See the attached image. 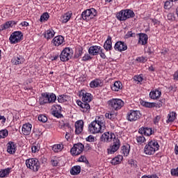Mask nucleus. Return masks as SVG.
I'll use <instances>...</instances> for the list:
<instances>
[{
  "mask_svg": "<svg viewBox=\"0 0 178 178\" xmlns=\"http://www.w3.org/2000/svg\"><path fill=\"white\" fill-rule=\"evenodd\" d=\"M17 24V22L10 20L8 22H6V23L0 25V33L1 31H3V30H8V29L13 28L14 26H16Z\"/></svg>",
  "mask_w": 178,
  "mask_h": 178,
  "instance_id": "6ab92c4d",
  "label": "nucleus"
},
{
  "mask_svg": "<svg viewBox=\"0 0 178 178\" xmlns=\"http://www.w3.org/2000/svg\"><path fill=\"white\" fill-rule=\"evenodd\" d=\"M79 97L82 98L83 102H91V93L87 92L84 89L79 91Z\"/></svg>",
  "mask_w": 178,
  "mask_h": 178,
  "instance_id": "4468645a",
  "label": "nucleus"
},
{
  "mask_svg": "<svg viewBox=\"0 0 178 178\" xmlns=\"http://www.w3.org/2000/svg\"><path fill=\"white\" fill-rule=\"evenodd\" d=\"M75 133L76 134H81L83 133V129L84 127V121L79 120L75 122Z\"/></svg>",
  "mask_w": 178,
  "mask_h": 178,
  "instance_id": "aec40b11",
  "label": "nucleus"
},
{
  "mask_svg": "<svg viewBox=\"0 0 178 178\" xmlns=\"http://www.w3.org/2000/svg\"><path fill=\"white\" fill-rule=\"evenodd\" d=\"M136 141L138 145H142V144H144V143H145L147 140L145 139V137H144V135L139 134L136 136Z\"/></svg>",
  "mask_w": 178,
  "mask_h": 178,
  "instance_id": "e433bc0d",
  "label": "nucleus"
},
{
  "mask_svg": "<svg viewBox=\"0 0 178 178\" xmlns=\"http://www.w3.org/2000/svg\"><path fill=\"white\" fill-rule=\"evenodd\" d=\"M24 60L25 59L23 56L17 55L11 59V63L15 65H23V63H24Z\"/></svg>",
  "mask_w": 178,
  "mask_h": 178,
  "instance_id": "4be33fe9",
  "label": "nucleus"
},
{
  "mask_svg": "<svg viewBox=\"0 0 178 178\" xmlns=\"http://www.w3.org/2000/svg\"><path fill=\"white\" fill-rule=\"evenodd\" d=\"M59 162H60V159L59 157H54L51 160V163L53 166H59Z\"/></svg>",
  "mask_w": 178,
  "mask_h": 178,
  "instance_id": "49530a36",
  "label": "nucleus"
},
{
  "mask_svg": "<svg viewBox=\"0 0 178 178\" xmlns=\"http://www.w3.org/2000/svg\"><path fill=\"white\" fill-rule=\"evenodd\" d=\"M98 15V12L95 8H88L82 12L81 17L82 20L85 22H90V20H92L94 17H95Z\"/></svg>",
  "mask_w": 178,
  "mask_h": 178,
  "instance_id": "39448f33",
  "label": "nucleus"
},
{
  "mask_svg": "<svg viewBox=\"0 0 178 178\" xmlns=\"http://www.w3.org/2000/svg\"><path fill=\"white\" fill-rule=\"evenodd\" d=\"M125 15L127 16V19H131V17H134L136 16V14L134 13V11L131 9H125Z\"/></svg>",
  "mask_w": 178,
  "mask_h": 178,
  "instance_id": "58836bf2",
  "label": "nucleus"
},
{
  "mask_svg": "<svg viewBox=\"0 0 178 178\" xmlns=\"http://www.w3.org/2000/svg\"><path fill=\"white\" fill-rule=\"evenodd\" d=\"M129 165H131V168H134L135 169L138 166L137 165V161L134 160H131V161L129 162Z\"/></svg>",
  "mask_w": 178,
  "mask_h": 178,
  "instance_id": "0e129e2a",
  "label": "nucleus"
},
{
  "mask_svg": "<svg viewBox=\"0 0 178 178\" xmlns=\"http://www.w3.org/2000/svg\"><path fill=\"white\" fill-rule=\"evenodd\" d=\"M116 136L112 132H105L101 136V141H105L106 143H111L112 140H115Z\"/></svg>",
  "mask_w": 178,
  "mask_h": 178,
  "instance_id": "f8f14e48",
  "label": "nucleus"
},
{
  "mask_svg": "<svg viewBox=\"0 0 178 178\" xmlns=\"http://www.w3.org/2000/svg\"><path fill=\"white\" fill-rule=\"evenodd\" d=\"M84 151V145L81 143L74 144L70 149L71 154L72 156H77Z\"/></svg>",
  "mask_w": 178,
  "mask_h": 178,
  "instance_id": "1a4fd4ad",
  "label": "nucleus"
},
{
  "mask_svg": "<svg viewBox=\"0 0 178 178\" xmlns=\"http://www.w3.org/2000/svg\"><path fill=\"white\" fill-rule=\"evenodd\" d=\"M7 152L10 154V155H13L16 154V151H17V145H16V143L13 141H9L7 145Z\"/></svg>",
  "mask_w": 178,
  "mask_h": 178,
  "instance_id": "ddd939ff",
  "label": "nucleus"
},
{
  "mask_svg": "<svg viewBox=\"0 0 178 178\" xmlns=\"http://www.w3.org/2000/svg\"><path fill=\"white\" fill-rule=\"evenodd\" d=\"M148 42V35L145 33H139L138 44L145 45Z\"/></svg>",
  "mask_w": 178,
  "mask_h": 178,
  "instance_id": "a878e982",
  "label": "nucleus"
},
{
  "mask_svg": "<svg viewBox=\"0 0 178 178\" xmlns=\"http://www.w3.org/2000/svg\"><path fill=\"white\" fill-rule=\"evenodd\" d=\"M107 105L112 111H120L124 106V102L121 99L113 98L107 102Z\"/></svg>",
  "mask_w": 178,
  "mask_h": 178,
  "instance_id": "7ed1b4c3",
  "label": "nucleus"
},
{
  "mask_svg": "<svg viewBox=\"0 0 178 178\" xmlns=\"http://www.w3.org/2000/svg\"><path fill=\"white\" fill-rule=\"evenodd\" d=\"M120 148V140L118 138H114L112 144L107 149L108 154H113Z\"/></svg>",
  "mask_w": 178,
  "mask_h": 178,
  "instance_id": "9b49d317",
  "label": "nucleus"
},
{
  "mask_svg": "<svg viewBox=\"0 0 178 178\" xmlns=\"http://www.w3.org/2000/svg\"><path fill=\"white\" fill-rule=\"evenodd\" d=\"M165 99H162L157 103L154 102V108H162V104H165Z\"/></svg>",
  "mask_w": 178,
  "mask_h": 178,
  "instance_id": "603ef678",
  "label": "nucleus"
},
{
  "mask_svg": "<svg viewBox=\"0 0 178 178\" xmlns=\"http://www.w3.org/2000/svg\"><path fill=\"white\" fill-rule=\"evenodd\" d=\"M49 19V14L48 13H44L41 16H40V22L41 23H44V22H47Z\"/></svg>",
  "mask_w": 178,
  "mask_h": 178,
  "instance_id": "de8ad7c7",
  "label": "nucleus"
},
{
  "mask_svg": "<svg viewBox=\"0 0 178 178\" xmlns=\"http://www.w3.org/2000/svg\"><path fill=\"white\" fill-rule=\"evenodd\" d=\"M10 173V168H8L0 170V177H6Z\"/></svg>",
  "mask_w": 178,
  "mask_h": 178,
  "instance_id": "37998d69",
  "label": "nucleus"
},
{
  "mask_svg": "<svg viewBox=\"0 0 178 178\" xmlns=\"http://www.w3.org/2000/svg\"><path fill=\"white\" fill-rule=\"evenodd\" d=\"M73 57V49L70 47H65L60 54V59L61 62H67Z\"/></svg>",
  "mask_w": 178,
  "mask_h": 178,
  "instance_id": "423d86ee",
  "label": "nucleus"
},
{
  "mask_svg": "<svg viewBox=\"0 0 178 178\" xmlns=\"http://www.w3.org/2000/svg\"><path fill=\"white\" fill-rule=\"evenodd\" d=\"M86 141H88L89 143H94V141H95V137H94L92 135H90L88 138H86Z\"/></svg>",
  "mask_w": 178,
  "mask_h": 178,
  "instance_id": "69168bd1",
  "label": "nucleus"
},
{
  "mask_svg": "<svg viewBox=\"0 0 178 178\" xmlns=\"http://www.w3.org/2000/svg\"><path fill=\"white\" fill-rule=\"evenodd\" d=\"M140 104L145 108H154V102H148L144 100H141Z\"/></svg>",
  "mask_w": 178,
  "mask_h": 178,
  "instance_id": "c03bdc74",
  "label": "nucleus"
},
{
  "mask_svg": "<svg viewBox=\"0 0 178 178\" xmlns=\"http://www.w3.org/2000/svg\"><path fill=\"white\" fill-rule=\"evenodd\" d=\"M90 88H98L102 86V81L99 79H95L90 81L89 84Z\"/></svg>",
  "mask_w": 178,
  "mask_h": 178,
  "instance_id": "bb28decb",
  "label": "nucleus"
},
{
  "mask_svg": "<svg viewBox=\"0 0 178 178\" xmlns=\"http://www.w3.org/2000/svg\"><path fill=\"white\" fill-rule=\"evenodd\" d=\"M172 6H173V3L169 1H165L164 3V9L169 10Z\"/></svg>",
  "mask_w": 178,
  "mask_h": 178,
  "instance_id": "6e6d98bb",
  "label": "nucleus"
},
{
  "mask_svg": "<svg viewBox=\"0 0 178 178\" xmlns=\"http://www.w3.org/2000/svg\"><path fill=\"white\" fill-rule=\"evenodd\" d=\"M159 147L158 140H149L144 147V154L145 155H154L156 151H159Z\"/></svg>",
  "mask_w": 178,
  "mask_h": 178,
  "instance_id": "f257e3e1",
  "label": "nucleus"
},
{
  "mask_svg": "<svg viewBox=\"0 0 178 178\" xmlns=\"http://www.w3.org/2000/svg\"><path fill=\"white\" fill-rule=\"evenodd\" d=\"M114 49L118 52H123L124 51H127V44L124 42L118 41L115 44Z\"/></svg>",
  "mask_w": 178,
  "mask_h": 178,
  "instance_id": "2eb2a0df",
  "label": "nucleus"
},
{
  "mask_svg": "<svg viewBox=\"0 0 178 178\" xmlns=\"http://www.w3.org/2000/svg\"><path fill=\"white\" fill-rule=\"evenodd\" d=\"M51 115L55 118H58V119L62 118L63 115H62V106L59 104L54 105V108L51 111Z\"/></svg>",
  "mask_w": 178,
  "mask_h": 178,
  "instance_id": "f3484780",
  "label": "nucleus"
},
{
  "mask_svg": "<svg viewBox=\"0 0 178 178\" xmlns=\"http://www.w3.org/2000/svg\"><path fill=\"white\" fill-rule=\"evenodd\" d=\"M90 104L88 102H83V104H82V106L81 107V112L87 113L90 112Z\"/></svg>",
  "mask_w": 178,
  "mask_h": 178,
  "instance_id": "ea45409f",
  "label": "nucleus"
},
{
  "mask_svg": "<svg viewBox=\"0 0 178 178\" xmlns=\"http://www.w3.org/2000/svg\"><path fill=\"white\" fill-rule=\"evenodd\" d=\"M91 59H92V57L90 54H84V56L82 57V60H83V62H87V60H91Z\"/></svg>",
  "mask_w": 178,
  "mask_h": 178,
  "instance_id": "864d4df0",
  "label": "nucleus"
},
{
  "mask_svg": "<svg viewBox=\"0 0 178 178\" xmlns=\"http://www.w3.org/2000/svg\"><path fill=\"white\" fill-rule=\"evenodd\" d=\"M167 22H168V23L176 22V16H175V13H169L167 15Z\"/></svg>",
  "mask_w": 178,
  "mask_h": 178,
  "instance_id": "a19ab883",
  "label": "nucleus"
},
{
  "mask_svg": "<svg viewBox=\"0 0 178 178\" xmlns=\"http://www.w3.org/2000/svg\"><path fill=\"white\" fill-rule=\"evenodd\" d=\"M61 129H63L64 130H66V129H68V130H70V131H73V130L72 129V127H70V124L69 123H64L62 126H61Z\"/></svg>",
  "mask_w": 178,
  "mask_h": 178,
  "instance_id": "4d7b16f0",
  "label": "nucleus"
},
{
  "mask_svg": "<svg viewBox=\"0 0 178 178\" xmlns=\"http://www.w3.org/2000/svg\"><path fill=\"white\" fill-rule=\"evenodd\" d=\"M116 16L118 20H120V22H126V20H127V17L126 15V12L124 11V10H122L119 13H118Z\"/></svg>",
  "mask_w": 178,
  "mask_h": 178,
  "instance_id": "7c9ffc66",
  "label": "nucleus"
},
{
  "mask_svg": "<svg viewBox=\"0 0 178 178\" xmlns=\"http://www.w3.org/2000/svg\"><path fill=\"white\" fill-rule=\"evenodd\" d=\"M33 128V125L30 123H26L22 126V134L24 136H30L31 134V129Z\"/></svg>",
  "mask_w": 178,
  "mask_h": 178,
  "instance_id": "5701e85b",
  "label": "nucleus"
},
{
  "mask_svg": "<svg viewBox=\"0 0 178 178\" xmlns=\"http://www.w3.org/2000/svg\"><path fill=\"white\" fill-rule=\"evenodd\" d=\"M121 152L124 154V156H127L130 154V145L122 146Z\"/></svg>",
  "mask_w": 178,
  "mask_h": 178,
  "instance_id": "f704fd0d",
  "label": "nucleus"
},
{
  "mask_svg": "<svg viewBox=\"0 0 178 178\" xmlns=\"http://www.w3.org/2000/svg\"><path fill=\"white\" fill-rule=\"evenodd\" d=\"M123 88V84L120 81H116L114 84L111 86V90L112 91H120Z\"/></svg>",
  "mask_w": 178,
  "mask_h": 178,
  "instance_id": "cd10ccee",
  "label": "nucleus"
},
{
  "mask_svg": "<svg viewBox=\"0 0 178 178\" xmlns=\"http://www.w3.org/2000/svg\"><path fill=\"white\" fill-rule=\"evenodd\" d=\"M81 172V167L80 165L73 166L70 170V175L72 176H77V175H80Z\"/></svg>",
  "mask_w": 178,
  "mask_h": 178,
  "instance_id": "473e14b6",
  "label": "nucleus"
},
{
  "mask_svg": "<svg viewBox=\"0 0 178 178\" xmlns=\"http://www.w3.org/2000/svg\"><path fill=\"white\" fill-rule=\"evenodd\" d=\"M59 58H60V54H53L51 56L50 59L51 60H58V59H59Z\"/></svg>",
  "mask_w": 178,
  "mask_h": 178,
  "instance_id": "680f3d73",
  "label": "nucleus"
},
{
  "mask_svg": "<svg viewBox=\"0 0 178 178\" xmlns=\"http://www.w3.org/2000/svg\"><path fill=\"white\" fill-rule=\"evenodd\" d=\"M73 13L72 11H68L67 13H65L61 17V22L62 23H67L70 20V18L72 17Z\"/></svg>",
  "mask_w": 178,
  "mask_h": 178,
  "instance_id": "2f4dec72",
  "label": "nucleus"
},
{
  "mask_svg": "<svg viewBox=\"0 0 178 178\" xmlns=\"http://www.w3.org/2000/svg\"><path fill=\"white\" fill-rule=\"evenodd\" d=\"M134 81H138V83H143L144 78L143 77V74L136 75L134 76Z\"/></svg>",
  "mask_w": 178,
  "mask_h": 178,
  "instance_id": "09e8293b",
  "label": "nucleus"
},
{
  "mask_svg": "<svg viewBox=\"0 0 178 178\" xmlns=\"http://www.w3.org/2000/svg\"><path fill=\"white\" fill-rule=\"evenodd\" d=\"M8 134L9 131H8V129H5L0 130V140H1V138H6Z\"/></svg>",
  "mask_w": 178,
  "mask_h": 178,
  "instance_id": "a18cd8bd",
  "label": "nucleus"
},
{
  "mask_svg": "<svg viewBox=\"0 0 178 178\" xmlns=\"http://www.w3.org/2000/svg\"><path fill=\"white\" fill-rule=\"evenodd\" d=\"M56 101V95L48 92L41 93L39 99L40 105H45L47 104H54Z\"/></svg>",
  "mask_w": 178,
  "mask_h": 178,
  "instance_id": "f03ea898",
  "label": "nucleus"
},
{
  "mask_svg": "<svg viewBox=\"0 0 178 178\" xmlns=\"http://www.w3.org/2000/svg\"><path fill=\"white\" fill-rule=\"evenodd\" d=\"M102 127L95 122V121L91 122L88 125V132L90 134H98L99 133H104L102 130Z\"/></svg>",
  "mask_w": 178,
  "mask_h": 178,
  "instance_id": "6e6552de",
  "label": "nucleus"
},
{
  "mask_svg": "<svg viewBox=\"0 0 178 178\" xmlns=\"http://www.w3.org/2000/svg\"><path fill=\"white\" fill-rule=\"evenodd\" d=\"M171 176H175L178 177V167L176 168H172L170 170Z\"/></svg>",
  "mask_w": 178,
  "mask_h": 178,
  "instance_id": "5fc2aeb1",
  "label": "nucleus"
},
{
  "mask_svg": "<svg viewBox=\"0 0 178 178\" xmlns=\"http://www.w3.org/2000/svg\"><path fill=\"white\" fill-rule=\"evenodd\" d=\"M101 48L102 47L100 46L97 45L90 47L88 49L89 55H91V56H97V55H99Z\"/></svg>",
  "mask_w": 178,
  "mask_h": 178,
  "instance_id": "412c9836",
  "label": "nucleus"
},
{
  "mask_svg": "<svg viewBox=\"0 0 178 178\" xmlns=\"http://www.w3.org/2000/svg\"><path fill=\"white\" fill-rule=\"evenodd\" d=\"M62 149H63V145L57 144L54 145L52 147V151H54V152H60Z\"/></svg>",
  "mask_w": 178,
  "mask_h": 178,
  "instance_id": "79ce46f5",
  "label": "nucleus"
},
{
  "mask_svg": "<svg viewBox=\"0 0 178 178\" xmlns=\"http://www.w3.org/2000/svg\"><path fill=\"white\" fill-rule=\"evenodd\" d=\"M39 122H42V123H46L48 121V118L45 115H40L38 118Z\"/></svg>",
  "mask_w": 178,
  "mask_h": 178,
  "instance_id": "3c124183",
  "label": "nucleus"
},
{
  "mask_svg": "<svg viewBox=\"0 0 178 178\" xmlns=\"http://www.w3.org/2000/svg\"><path fill=\"white\" fill-rule=\"evenodd\" d=\"M57 99L60 104H63L64 102H67L70 99V97L67 95H61L58 96Z\"/></svg>",
  "mask_w": 178,
  "mask_h": 178,
  "instance_id": "72a5a7b5",
  "label": "nucleus"
},
{
  "mask_svg": "<svg viewBox=\"0 0 178 178\" xmlns=\"http://www.w3.org/2000/svg\"><path fill=\"white\" fill-rule=\"evenodd\" d=\"M99 55H100L102 59H106V55H105V53L104 52V49H102V47L100 49V51H99Z\"/></svg>",
  "mask_w": 178,
  "mask_h": 178,
  "instance_id": "e2e57ef3",
  "label": "nucleus"
},
{
  "mask_svg": "<svg viewBox=\"0 0 178 178\" xmlns=\"http://www.w3.org/2000/svg\"><path fill=\"white\" fill-rule=\"evenodd\" d=\"M97 123L99 126L102 127L103 129H105V117L104 115H99L95 118V120L93 121Z\"/></svg>",
  "mask_w": 178,
  "mask_h": 178,
  "instance_id": "393cba45",
  "label": "nucleus"
},
{
  "mask_svg": "<svg viewBox=\"0 0 178 178\" xmlns=\"http://www.w3.org/2000/svg\"><path fill=\"white\" fill-rule=\"evenodd\" d=\"M161 95H162V90L159 88L151 90L149 94V98L154 100L159 99V98H161Z\"/></svg>",
  "mask_w": 178,
  "mask_h": 178,
  "instance_id": "a211bd4d",
  "label": "nucleus"
},
{
  "mask_svg": "<svg viewBox=\"0 0 178 178\" xmlns=\"http://www.w3.org/2000/svg\"><path fill=\"white\" fill-rule=\"evenodd\" d=\"M86 161L87 158H86L84 156H81L78 159V162H86Z\"/></svg>",
  "mask_w": 178,
  "mask_h": 178,
  "instance_id": "774afa93",
  "label": "nucleus"
},
{
  "mask_svg": "<svg viewBox=\"0 0 178 178\" xmlns=\"http://www.w3.org/2000/svg\"><path fill=\"white\" fill-rule=\"evenodd\" d=\"M54 36L55 31H54L52 29H48L44 32V37L47 39V41L51 40V38H54Z\"/></svg>",
  "mask_w": 178,
  "mask_h": 178,
  "instance_id": "c756f323",
  "label": "nucleus"
},
{
  "mask_svg": "<svg viewBox=\"0 0 178 178\" xmlns=\"http://www.w3.org/2000/svg\"><path fill=\"white\" fill-rule=\"evenodd\" d=\"M137 62H139L140 63H145V62H147V57H144V56H140V57H138L136 58Z\"/></svg>",
  "mask_w": 178,
  "mask_h": 178,
  "instance_id": "13d9d810",
  "label": "nucleus"
},
{
  "mask_svg": "<svg viewBox=\"0 0 178 178\" xmlns=\"http://www.w3.org/2000/svg\"><path fill=\"white\" fill-rule=\"evenodd\" d=\"M23 33L20 31H16L11 33L9 38L10 44H19L23 40Z\"/></svg>",
  "mask_w": 178,
  "mask_h": 178,
  "instance_id": "0eeeda50",
  "label": "nucleus"
},
{
  "mask_svg": "<svg viewBox=\"0 0 178 178\" xmlns=\"http://www.w3.org/2000/svg\"><path fill=\"white\" fill-rule=\"evenodd\" d=\"M65 43V38L62 35L55 36L51 40V44L54 47H60V45H63Z\"/></svg>",
  "mask_w": 178,
  "mask_h": 178,
  "instance_id": "dca6fc26",
  "label": "nucleus"
},
{
  "mask_svg": "<svg viewBox=\"0 0 178 178\" xmlns=\"http://www.w3.org/2000/svg\"><path fill=\"white\" fill-rule=\"evenodd\" d=\"M19 26H22V27H29V26H30V24H29V22L24 21L22 22H21Z\"/></svg>",
  "mask_w": 178,
  "mask_h": 178,
  "instance_id": "338daca9",
  "label": "nucleus"
},
{
  "mask_svg": "<svg viewBox=\"0 0 178 178\" xmlns=\"http://www.w3.org/2000/svg\"><path fill=\"white\" fill-rule=\"evenodd\" d=\"M25 164L28 169H30V170H33V172H38L40 168H41L40 161L36 158L26 159L25 161Z\"/></svg>",
  "mask_w": 178,
  "mask_h": 178,
  "instance_id": "20e7f679",
  "label": "nucleus"
},
{
  "mask_svg": "<svg viewBox=\"0 0 178 178\" xmlns=\"http://www.w3.org/2000/svg\"><path fill=\"white\" fill-rule=\"evenodd\" d=\"M81 55H83V49H79L78 51L75 52L74 58L77 59L78 58H80Z\"/></svg>",
  "mask_w": 178,
  "mask_h": 178,
  "instance_id": "052dcab7",
  "label": "nucleus"
},
{
  "mask_svg": "<svg viewBox=\"0 0 178 178\" xmlns=\"http://www.w3.org/2000/svg\"><path fill=\"white\" fill-rule=\"evenodd\" d=\"M103 47L106 51H112V49H113L112 47V37H111V35L107 37Z\"/></svg>",
  "mask_w": 178,
  "mask_h": 178,
  "instance_id": "b1692460",
  "label": "nucleus"
},
{
  "mask_svg": "<svg viewBox=\"0 0 178 178\" xmlns=\"http://www.w3.org/2000/svg\"><path fill=\"white\" fill-rule=\"evenodd\" d=\"M177 116V113H176V112H175V111L170 112L167 116L168 119L166 120V123H168V124L173 123V122H175V120H176Z\"/></svg>",
  "mask_w": 178,
  "mask_h": 178,
  "instance_id": "c85d7f7f",
  "label": "nucleus"
},
{
  "mask_svg": "<svg viewBox=\"0 0 178 178\" xmlns=\"http://www.w3.org/2000/svg\"><path fill=\"white\" fill-rule=\"evenodd\" d=\"M122 161H123V156L118 155L111 160V163L112 165H119Z\"/></svg>",
  "mask_w": 178,
  "mask_h": 178,
  "instance_id": "c9c22d12",
  "label": "nucleus"
},
{
  "mask_svg": "<svg viewBox=\"0 0 178 178\" xmlns=\"http://www.w3.org/2000/svg\"><path fill=\"white\" fill-rule=\"evenodd\" d=\"M141 118L140 111L130 110L127 114V120L129 122H137Z\"/></svg>",
  "mask_w": 178,
  "mask_h": 178,
  "instance_id": "9d476101",
  "label": "nucleus"
},
{
  "mask_svg": "<svg viewBox=\"0 0 178 178\" xmlns=\"http://www.w3.org/2000/svg\"><path fill=\"white\" fill-rule=\"evenodd\" d=\"M32 152L35 154V152H38L40 151V146L38 145H33L31 147Z\"/></svg>",
  "mask_w": 178,
  "mask_h": 178,
  "instance_id": "bf43d9fd",
  "label": "nucleus"
},
{
  "mask_svg": "<svg viewBox=\"0 0 178 178\" xmlns=\"http://www.w3.org/2000/svg\"><path fill=\"white\" fill-rule=\"evenodd\" d=\"M105 118L106 119L113 121L115 120V118H116V115H115L113 111H108V113H105Z\"/></svg>",
  "mask_w": 178,
  "mask_h": 178,
  "instance_id": "4c0bfd02",
  "label": "nucleus"
},
{
  "mask_svg": "<svg viewBox=\"0 0 178 178\" xmlns=\"http://www.w3.org/2000/svg\"><path fill=\"white\" fill-rule=\"evenodd\" d=\"M154 134V131H152V128H148V127H145V136H152V134Z\"/></svg>",
  "mask_w": 178,
  "mask_h": 178,
  "instance_id": "8fccbe9b",
  "label": "nucleus"
}]
</instances>
